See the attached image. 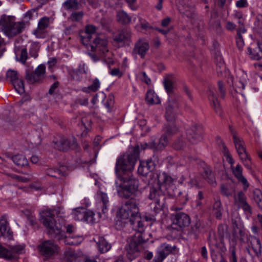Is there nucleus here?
Instances as JSON below:
<instances>
[{
	"instance_id": "17",
	"label": "nucleus",
	"mask_w": 262,
	"mask_h": 262,
	"mask_svg": "<svg viewBox=\"0 0 262 262\" xmlns=\"http://www.w3.org/2000/svg\"><path fill=\"white\" fill-rule=\"evenodd\" d=\"M76 146V141L75 138L67 139L63 138L55 142V148L60 151H65L69 148L74 149Z\"/></svg>"
},
{
	"instance_id": "31",
	"label": "nucleus",
	"mask_w": 262,
	"mask_h": 262,
	"mask_svg": "<svg viewBox=\"0 0 262 262\" xmlns=\"http://www.w3.org/2000/svg\"><path fill=\"white\" fill-rule=\"evenodd\" d=\"M236 151L245 166L248 169H251L250 158H249L246 151V147H244L243 148H240L236 150Z\"/></svg>"
},
{
	"instance_id": "28",
	"label": "nucleus",
	"mask_w": 262,
	"mask_h": 262,
	"mask_svg": "<svg viewBox=\"0 0 262 262\" xmlns=\"http://www.w3.org/2000/svg\"><path fill=\"white\" fill-rule=\"evenodd\" d=\"M80 4L78 0H66L62 5L66 11H76L80 8Z\"/></svg>"
},
{
	"instance_id": "46",
	"label": "nucleus",
	"mask_w": 262,
	"mask_h": 262,
	"mask_svg": "<svg viewBox=\"0 0 262 262\" xmlns=\"http://www.w3.org/2000/svg\"><path fill=\"white\" fill-rule=\"evenodd\" d=\"M253 199L258 206L262 208V192L259 189L254 190Z\"/></svg>"
},
{
	"instance_id": "5",
	"label": "nucleus",
	"mask_w": 262,
	"mask_h": 262,
	"mask_svg": "<svg viewBox=\"0 0 262 262\" xmlns=\"http://www.w3.org/2000/svg\"><path fill=\"white\" fill-rule=\"evenodd\" d=\"M24 28V24L15 22L14 16L4 14L1 17L0 30L9 37H13L21 33Z\"/></svg>"
},
{
	"instance_id": "58",
	"label": "nucleus",
	"mask_w": 262,
	"mask_h": 262,
	"mask_svg": "<svg viewBox=\"0 0 262 262\" xmlns=\"http://www.w3.org/2000/svg\"><path fill=\"white\" fill-rule=\"evenodd\" d=\"M255 25L259 30L260 32L262 33V14L257 15Z\"/></svg>"
},
{
	"instance_id": "63",
	"label": "nucleus",
	"mask_w": 262,
	"mask_h": 262,
	"mask_svg": "<svg viewBox=\"0 0 262 262\" xmlns=\"http://www.w3.org/2000/svg\"><path fill=\"white\" fill-rule=\"evenodd\" d=\"M229 262H237L235 248L234 247L231 249V255L229 257Z\"/></svg>"
},
{
	"instance_id": "43",
	"label": "nucleus",
	"mask_w": 262,
	"mask_h": 262,
	"mask_svg": "<svg viewBox=\"0 0 262 262\" xmlns=\"http://www.w3.org/2000/svg\"><path fill=\"white\" fill-rule=\"evenodd\" d=\"M165 135L167 137L173 135L178 132V128L174 124H167L164 128Z\"/></svg>"
},
{
	"instance_id": "60",
	"label": "nucleus",
	"mask_w": 262,
	"mask_h": 262,
	"mask_svg": "<svg viewBox=\"0 0 262 262\" xmlns=\"http://www.w3.org/2000/svg\"><path fill=\"white\" fill-rule=\"evenodd\" d=\"M113 104L114 98L112 96H109L106 102L104 103V106L108 110V111H110Z\"/></svg>"
},
{
	"instance_id": "18",
	"label": "nucleus",
	"mask_w": 262,
	"mask_h": 262,
	"mask_svg": "<svg viewBox=\"0 0 262 262\" xmlns=\"http://www.w3.org/2000/svg\"><path fill=\"white\" fill-rule=\"evenodd\" d=\"M107 46V41L105 39L96 36L91 40V42L89 45V48L90 47L92 51L99 50L104 53L108 51L106 49Z\"/></svg>"
},
{
	"instance_id": "37",
	"label": "nucleus",
	"mask_w": 262,
	"mask_h": 262,
	"mask_svg": "<svg viewBox=\"0 0 262 262\" xmlns=\"http://www.w3.org/2000/svg\"><path fill=\"white\" fill-rule=\"evenodd\" d=\"M145 99L147 103L149 105L158 104L160 102V99L157 94L152 90L147 91Z\"/></svg>"
},
{
	"instance_id": "62",
	"label": "nucleus",
	"mask_w": 262,
	"mask_h": 262,
	"mask_svg": "<svg viewBox=\"0 0 262 262\" xmlns=\"http://www.w3.org/2000/svg\"><path fill=\"white\" fill-rule=\"evenodd\" d=\"M140 25L141 27L144 30H147L148 29L152 28L151 26L149 25L148 22H147L145 20L140 18H139Z\"/></svg>"
},
{
	"instance_id": "25",
	"label": "nucleus",
	"mask_w": 262,
	"mask_h": 262,
	"mask_svg": "<svg viewBox=\"0 0 262 262\" xmlns=\"http://www.w3.org/2000/svg\"><path fill=\"white\" fill-rule=\"evenodd\" d=\"M173 182L172 178L165 172L160 173L158 176V182L160 185H163V189H167V185H169Z\"/></svg>"
},
{
	"instance_id": "15",
	"label": "nucleus",
	"mask_w": 262,
	"mask_h": 262,
	"mask_svg": "<svg viewBox=\"0 0 262 262\" xmlns=\"http://www.w3.org/2000/svg\"><path fill=\"white\" fill-rule=\"evenodd\" d=\"M149 49L148 42L144 39H139L135 44L132 54L134 56L139 55L141 58H143Z\"/></svg>"
},
{
	"instance_id": "33",
	"label": "nucleus",
	"mask_w": 262,
	"mask_h": 262,
	"mask_svg": "<svg viewBox=\"0 0 262 262\" xmlns=\"http://www.w3.org/2000/svg\"><path fill=\"white\" fill-rule=\"evenodd\" d=\"M97 245L99 251L102 253L107 252L111 248V244L108 243L103 237H99Z\"/></svg>"
},
{
	"instance_id": "49",
	"label": "nucleus",
	"mask_w": 262,
	"mask_h": 262,
	"mask_svg": "<svg viewBox=\"0 0 262 262\" xmlns=\"http://www.w3.org/2000/svg\"><path fill=\"white\" fill-rule=\"evenodd\" d=\"M7 222L4 221L0 225V237L10 235L9 230H7Z\"/></svg>"
},
{
	"instance_id": "39",
	"label": "nucleus",
	"mask_w": 262,
	"mask_h": 262,
	"mask_svg": "<svg viewBox=\"0 0 262 262\" xmlns=\"http://www.w3.org/2000/svg\"><path fill=\"white\" fill-rule=\"evenodd\" d=\"M142 162L143 165H145V168L147 169L148 172L152 171L155 169L156 166L158 163V157L154 155L152 158Z\"/></svg>"
},
{
	"instance_id": "52",
	"label": "nucleus",
	"mask_w": 262,
	"mask_h": 262,
	"mask_svg": "<svg viewBox=\"0 0 262 262\" xmlns=\"http://www.w3.org/2000/svg\"><path fill=\"white\" fill-rule=\"evenodd\" d=\"M221 142H222V147H223V151L224 152V155H225V156H226L227 157L228 162L230 164H231V165H232L234 164V160L232 158V157L230 155L229 150H228V148H227L226 146L225 145V143L222 142V141H221Z\"/></svg>"
},
{
	"instance_id": "50",
	"label": "nucleus",
	"mask_w": 262,
	"mask_h": 262,
	"mask_svg": "<svg viewBox=\"0 0 262 262\" xmlns=\"http://www.w3.org/2000/svg\"><path fill=\"white\" fill-rule=\"evenodd\" d=\"M83 221L88 223H93L95 222L94 213L91 211H85Z\"/></svg>"
},
{
	"instance_id": "47",
	"label": "nucleus",
	"mask_w": 262,
	"mask_h": 262,
	"mask_svg": "<svg viewBox=\"0 0 262 262\" xmlns=\"http://www.w3.org/2000/svg\"><path fill=\"white\" fill-rule=\"evenodd\" d=\"M233 142L236 150L245 147L243 140L236 135L233 136Z\"/></svg>"
},
{
	"instance_id": "14",
	"label": "nucleus",
	"mask_w": 262,
	"mask_h": 262,
	"mask_svg": "<svg viewBox=\"0 0 262 262\" xmlns=\"http://www.w3.org/2000/svg\"><path fill=\"white\" fill-rule=\"evenodd\" d=\"M41 254L46 257L54 255L57 251V247L51 241H46L38 247Z\"/></svg>"
},
{
	"instance_id": "61",
	"label": "nucleus",
	"mask_w": 262,
	"mask_h": 262,
	"mask_svg": "<svg viewBox=\"0 0 262 262\" xmlns=\"http://www.w3.org/2000/svg\"><path fill=\"white\" fill-rule=\"evenodd\" d=\"M140 78L142 81L147 84H150L151 83V79L147 76L145 72H142L140 74Z\"/></svg>"
},
{
	"instance_id": "4",
	"label": "nucleus",
	"mask_w": 262,
	"mask_h": 262,
	"mask_svg": "<svg viewBox=\"0 0 262 262\" xmlns=\"http://www.w3.org/2000/svg\"><path fill=\"white\" fill-rule=\"evenodd\" d=\"M163 187V185L157 183L149 186L148 197L150 200H152L150 206L155 214L162 211L164 205L165 198Z\"/></svg>"
},
{
	"instance_id": "64",
	"label": "nucleus",
	"mask_w": 262,
	"mask_h": 262,
	"mask_svg": "<svg viewBox=\"0 0 262 262\" xmlns=\"http://www.w3.org/2000/svg\"><path fill=\"white\" fill-rule=\"evenodd\" d=\"M138 171L143 176L146 175L149 172L147 169L145 168V165H143V162L141 163L140 166L138 167Z\"/></svg>"
},
{
	"instance_id": "36",
	"label": "nucleus",
	"mask_w": 262,
	"mask_h": 262,
	"mask_svg": "<svg viewBox=\"0 0 262 262\" xmlns=\"http://www.w3.org/2000/svg\"><path fill=\"white\" fill-rule=\"evenodd\" d=\"M64 260L65 262H78V257L74 250L68 249L64 251Z\"/></svg>"
},
{
	"instance_id": "57",
	"label": "nucleus",
	"mask_w": 262,
	"mask_h": 262,
	"mask_svg": "<svg viewBox=\"0 0 262 262\" xmlns=\"http://www.w3.org/2000/svg\"><path fill=\"white\" fill-rule=\"evenodd\" d=\"M179 11L180 13L188 18H193L194 17L195 14L193 10H190L187 8L185 11H183L182 9H180Z\"/></svg>"
},
{
	"instance_id": "19",
	"label": "nucleus",
	"mask_w": 262,
	"mask_h": 262,
	"mask_svg": "<svg viewBox=\"0 0 262 262\" xmlns=\"http://www.w3.org/2000/svg\"><path fill=\"white\" fill-rule=\"evenodd\" d=\"M235 203L239 207H241L245 212L249 214L252 213L251 208L246 201V196L242 191L238 192L237 195L234 196Z\"/></svg>"
},
{
	"instance_id": "53",
	"label": "nucleus",
	"mask_w": 262,
	"mask_h": 262,
	"mask_svg": "<svg viewBox=\"0 0 262 262\" xmlns=\"http://www.w3.org/2000/svg\"><path fill=\"white\" fill-rule=\"evenodd\" d=\"M221 192L222 194L229 196L232 195V190L227 185H222L221 186Z\"/></svg>"
},
{
	"instance_id": "45",
	"label": "nucleus",
	"mask_w": 262,
	"mask_h": 262,
	"mask_svg": "<svg viewBox=\"0 0 262 262\" xmlns=\"http://www.w3.org/2000/svg\"><path fill=\"white\" fill-rule=\"evenodd\" d=\"M100 87V82L97 78L95 79L92 84L88 88H84L82 91L84 92H89L90 91L96 92Z\"/></svg>"
},
{
	"instance_id": "32",
	"label": "nucleus",
	"mask_w": 262,
	"mask_h": 262,
	"mask_svg": "<svg viewBox=\"0 0 262 262\" xmlns=\"http://www.w3.org/2000/svg\"><path fill=\"white\" fill-rule=\"evenodd\" d=\"M258 51L252 49L251 47L247 49V53L250 58L254 60H259L262 57V41L257 43Z\"/></svg>"
},
{
	"instance_id": "1",
	"label": "nucleus",
	"mask_w": 262,
	"mask_h": 262,
	"mask_svg": "<svg viewBox=\"0 0 262 262\" xmlns=\"http://www.w3.org/2000/svg\"><path fill=\"white\" fill-rule=\"evenodd\" d=\"M139 212L138 201L132 198L125 202L118 214L120 220L117 221V229L120 230L126 226L137 231L134 236L130 237L126 246V256L130 261L139 256L143 245L145 243V240L143 238L144 224L139 215Z\"/></svg>"
},
{
	"instance_id": "56",
	"label": "nucleus",
	"mask_w": 262,
	"mask_h": 262,
	"mask_svg": "<svg viewBox=\"0 0 262 262\" xmlns=\"http://www.w3.org/2000/svg\"><path fill=\"white\" fill-rule=\"evenodd\" d=\"M22 213H23L25 214V215L28 218V219L31 222V224H34L35 221L34 218V215L33 214V212L31 210L26 209L24 211H22Z\"/></svg>"
},
{
	"instance_id": "13",
	"label": "nucleus",
	"mask_w": 262,
	"mask_h": 262,
	"mask_svg": "<svg viewBox=\"0 0 262 262\" xmlns=\"http://www.w3.org/2000/svg\"><path fill=\"white\" fill-rule=\"evenodd\" d=\"M203 130L200 125H194L186 131L188 140L192 143H196L202 139Z\"/></svg>"
},
{
	"instance_id": "3",
	"label": "nucleus",
	"mask_w": 262,
	"mask_h": 262,
	"mask_svg": "<svg viewBox=\"0 0 262 262\" xmlns=\"http://www.w3.org/2000/svg\"><path fill=\"white\" fill-rule=\"evenodd\" d=\"M41 222L47 230L48 234L51 237L60 239L64 236V231L62 230L63 225L58 220L57 222L54 219V211L46 210L41 214Z\"/></svg>"
},
{
	"instance_id": "35",
	"label": "nucleus",
	"mask_w": 262,
	"mask_h": 262,
	"mask_svg": "<svg viewBox=\"0 0 262 262\" xmlns=\"http://www.w3.org/2000/svg\"><path fill=\"white\" fill-rule=\"evenodd\" d=\"M65 167L61 166L59 169L48 168L46 170V173L47 175L56 178H60L65 174L64 170Z\"/></svg>"
},
{
	"instance_id": "42",
	"label": "nucleus",
	"mask_w": 262,
	"mask_h": 262,
	"mask_svg": "<svg viewBox=\"0 0 262 262\" xmlns=\"http://www.w3.org/2000/svg\"><path fill=\"white\" fill-rule=\"evenodd\" d=\"M246 31V30L245 28V27H241L239 28H238L237 30V37L236 38V43L237 47L239 50L242 49L244 45V42L241 34L245 33Z\"/></svg>"
},
{
	"instance_id": "7",
	"label": "nucleus",
	"mask_w": 262,
	"mask_h": 262,
	"mask_svg": "<svg viewBox=\"0 0 262 262\" xmlns=\"http://www.w3.org/2000/svg\"><path fill=\"white\" fill-rule=\"evenodd\" d=\"M132 30L129 28L124 27L118 29L112 33V39L113 42L119 47L125 45L129 46L132 42Z\"/></svg>"
},
{
	"instance_id": "26",
	"label": "nucleus",
	"mask_w": 262,
	"mask_h": 262,
	"mask_svg": "<svg viewBox=\"0 0 262 262\" xmlns=\"http://www.w3.org/2000/svg\"><path fill=\"white\" fill-rule=\"evenodd\" d=\"M163 83L165 90L169 97H170L171 95L173 94L174 90V81L172 76L168 75L165 77ZM170 98L169 97V98Z\"/></svg>"
},
{
	"instance_id": "10",
	"label": "nucleus",
	"mask_w": 262,
	"mask_h": 262,
	"mask_svg": "<svg viewBox=\"0 0 262 262\" xmlns=\"http://www.w3.org/2000/svg\"><path fill=\"white\" fill-rule=\"evenodd\" d=\"M46 74V67L43 64L38 66L34 72H26V78L30 83L38 82L44 79Z\"/></svg>"
},
{
	"instance_id": "12",
	"label": "nucleus",
	"mask_w": 262,
	"mask_h": 262,
	"mask_svg": "<svg viewBox=\"0 0 262 262\" xmlns=\"http://www.w3.org/2000/svg\"><path fill=\"white\" fill-rule=\"evenodd\" d=\"M96 27L92 25H88L85 26V31L80 34V39L82 44L87 48L91 42V40L97 36L95 34Z\"/></svg>"
},
{
	"instance_id": "29",
	"label": "nucleus",
	"mask_w": 262,
	"mask_h": 262,
	"mask_svg": "<svg viewBox=\"0 0 262 262\" xmlns=\"http://www.w3.org/2000/svg\"><path fill=\"white\" fill-rule=\"evenodd\" d=\"M250 245L256 256L259 257L261 255V245L259 238L253 236L250 239Z\"/></svg>"
},
{
	"instance_id": "8",
	"label": "nucleus",
	"mask_w": 262,
	"mask_h": 262,
	"mask_svg": "<svg viewBox=\"0 0 262 262\" xmlns=\"http://www.w3.org/2000/svg\"><path fill=\"white\" fill-rule=\"evenodd\" d=\"M24 252L23 245H15L7 249L0 245V257L7 260H11L17 258V255Z\"/></svg>"
},
{
	"instance_id": "2",
	"label": "nucleus",
	"mask_w": 262,
	"mask_h": 262,
	"mask_svg": "<svg viewBox=\"0 0 262 262\" xmlns=\"http://www.w3.org/2000/svg\"><path fill=\"white\" fill-rule=\"evenodd\" d=\"M140 147L137 145L118 157L115 165V173L120 180L115 182L117 193L119 197L129 199L136 192L139 188V181L133 177L130 172L134 169L139 158Z\"/></svg>"
},
{
	"instance_id": "16",
	"label": "nucleus",
	"mask_w": 262,
	"mask_h": 262,
	"mask_svg": "<svg viewBox=\"0 0 262 262\" xmlns=\"http://www.w3.org/2000/svg\"><path fill=\"white\" fill-rule=\"evenodd\" d=\"M178 108V104L176 100L173 98H169L165 115L167 121L172 122L175 119V111Z\"/></svg>"
},
{
	"instance_id": "20",
	"label": "nucleus",
	"mask_w": 262,
	"mask_h": 262,
	"mask_svg": "<svg viewBox=\"0 0 262 262\" xmlns=\"http://www.w3.org/2000/svg\"><path fill=\"white\" fill-rule=\"evenodd\" d=\"M168 144L167 137L165 135H163L157 141H154L148 144L150 149L154 150H162L165 148Z\"/></svg>"
},
{
	"instance_id": "21",
	"label": "nucleus",
	"mask_w": 262,
	"mask_h": 262,
	"mask_svg": "<svg viewBox=\"0 0 262 262\" xmlns=\"http://www.w3.org/2000/svg\"><path fill=\"white\" fill-rule=\"evenodd\" d=\"M97 196L100 199V201L98 203V206L101 209L102 213L104 215L108 212V207L109 206V201L107 194L102 192H98Z\"/></svg>"
},
{
	"instance_id": "23",
	"label": "nucleus",
	"mask_w": 262,
	"mask_h": 262,
	"mask_svg": "<svg viewBox=\"0 0 262 262\" xmlns=\"http://www.w3.org/2000/svg\"><path fill=\"white\" fill-rule=\"evenodd\" d=\"M208 96L209 97V99L211 102V105L213 107L214 111L217 114L221 116V107L213 91L209 89L208 93Z\"/></svg>"
},
{
	"instance_id": "6",
	"label": "nucleus",
	"mask_w": 262,
	"mask_h": 262,
	"mask_svg": "<svg viewBox=\"0 0 262 262\" xmlns=\"http://www.w3.org/2000/svg\"><path fill=\"white\" fill-rule=\"evenodd\" d=\"M171 224L169 229L172 232H182L190 223L189 216L183 212H177L171 214Z\"/></svg>"
},
{
	"instance_id": "55",
	"label": "nucleus",
	"mask_w": 262,
	"mask_h": 262,
	"mask_svg": "<svg viewBox=\"0 0 262 262\" xmlns=\"http://www.w3.org/2000/svg\"><path fill=\"white\" fill-rule=\"evenodd\" d=\"M178 200L180 203L185 204L188 200V194L186 192H180Z\"/></svg>"
},
{
	"instance_id": "40",
	"label": "nucleus",
	"mask_w": 262,
	"mask_h": 262,
	"mask_svg": "<svg viewBox=\"0 0 262 262\" xmlns=\"http://www.w3.org/2000/svg\"><path fill=\"white\" fill-rule=\"evenodd\" d=\"M213 210L216 218L220 220L222 218L223 209L222 206L221 202L220 200L215 201L213 206Z\"/></svg>"
},
{
	"instance_id": "24",
	"label": "nucleus",
	"mask_w": 262,
	"mask_h": 262,
	"mask_svg": "<svg viewBox=\"0 0 262 262\" xmlns=\"http://www.w3.org/2000/svg\"><path fill=\"white\" fill-rule=\"evenodd\" d=\"M8 158L12 160L13 162L18 166L27 167L29 162L26 158L21 155H16L14 156H10L9 154L6 155Z\"/></svg>"
},
{
	"instance_id": "11",
	"label": "nucleus",
	"mask_w": 262,
	"mask_h": 262,
	"mask_svg": "<svg viewBox=\"0 0 262 262\" xmlns=\"http://www.w3.org/2000/svg\"><path fill=\"white\" fill-rule=\"evenodd\" d=\"M177 247L171 246L166 243H164L159 246L157 249L155 257V261L156 262H162L163 260L170 254L175 251Z\"/></svg>"
},
{
	"instance_id": "54",
	"label": "nucleus",
	"mask_w": 262,
	"mask_h": 262,
	"mask_svg": "<svg viewBox=\"0 0 262 262\" xmlns=\"http://www.w3.org/2000/svg\"><path fill=\"white\" fill-rule=\"evenodd\" d=\"M218 91L220 97L222 98H224L225 97L226 90L224 84L222 81H219L218 82Z\"/></svg>"
},
{
	"instance_id": "34",
	"label": "nucleus",
	"mask_w": 262,
	"mask_h": 262,
	"mask_svg": "<svg viewBox=\"0 0 262 262\" xmlns=\"http://www.w3.org/2000/svg\"><path fill=\"white\" fill-rule=\"evenodd\" d=\"M245 231L243 229L237 228V231L234 230L233 233V238L231 242V243L233 245V247H235V246L236 244V241L238 240H239L241 243H244L245 242Z\"/></svg>"
},
{
	"instance_id": "51",
	"label": "nucleus",
	"mask_w": 262,
	"mask_h": 262,
	"mask_svg": "<svg viewBox=\"0 0 262 262\" xmlns=\"http://www.w3.org/2000/svg\"><path fill=\"white\" fill-rule=\"evenodd\" d=\"M186 143L182 139L179 138L173 143V148L176 150H181L185 146Z\"/></svg>"
},
{
	"instance_id": "41",
	"label": "nucleus",
	"mask_w": 262,
	"mask_h": 262,
	"mask_svg": "<svg viewBox=\"0 0 262 262\" xmlns=\"http://www.w3.org/2000/svg\"><path fill=\"white\" fill-rule=\"evenodd\" d=\"M86 72V68L84 64H80L76 70H74L71 73V76L73 79L79 80L80 76Z\"/></svg>"
},
{
	"instance_id": "38",
	"label": "nucleus",
	"mask_w": 262,
	"mask_h": 262,
	"mask_svg": "<svg viewBox=\"0 0 262 262\" xmlns=\"http://www.w3.org/2000/svg\"><path fill=\"white\" fill-rule=\"evenodd\" d=\"M50 23V18L48 17H43L41 18L38 23L37 29L35 33H39L43 32L47 29Z\"/></svg>"
},
{
	"instance_id": "22",
	"label": "nucleus",
	"mask_w": 262,
	"mask_h": 262,
	"mask_svg": "<svg viewBox=\"0 0 262 262\" xmlns=\"http://www.w3.org/2000/svg\"><path fill=\"white\" fill-rule=\"evenodd\" d=\"M232 172L234 176L244 185V189L246 190L249 185L247 179L243 175V168L241 165L237 164L235 167H232Z\"/></svg>"
},
{
	"instance_id": "59",
	"label": "nucleus",
	"mask_w": 262,
	"mask_h": 262,
	"mask_svg": "<svg viewBox=\"0 0 262 262\" xmlns=\"http://www.w3.org/2000/svg\"><path fill=\"white\" fill-rule=\"evenodd\" d=\"M28 58V53L26 48H24L21 50L20 56L19 60L23 64L26 63Z\"/></svg>"
},
{
	"instance_id": "27",
	"label": "nucleus",
	"mask_w": 262,
	"mask_h": 262,
	"mask_svg": "<svg viewBox=\"0 0 262 262\" xmlns=\"http://www.w3.org/2000/svg\"><path fill=\"white\" fill-rule=\"evenodd\" d=\"M202 176L210 184L213 185L216 183L215 178L210 167L208 166L204 167Z\"/></svg>"
},
{
	"instance_id": "9",
	"label": "nucleus",
	"mask_w": 262,
	"mask_h": 262,
	"mask_svg": "<svg viewBox=\"0 0 262 262\" xmlns=\"http://www.w3.org/2000/svg\"><path fill=\"white\" fill-rule=\"evenodd\" d=\"M6 77L12 83L15 90L18 93L21 94L25 92L23 81L19 77L17 71L12 70H8L6 73Z\"/></svg>"
},
{
	"instance_id": "48",
	"label": "nucleus",
	"mask_w": 262,
	"mask_h": 262,
	"mask_svg": "<svg viewBox=\"0 0 262 262\" xmlns=\"http://www.w3.org/2000/svg\"><path fill=\"white\" fill-rule=\"evenodd\" d=\"M83 15L82 11L74 12L71 14L70 18L72 21H80Z\"/></svg>"
},
{
	"instance_id": "44",
	"label": "nucleus",
	"mask_w": 262,
	"mask_h": 262,
	"mask_svg": "<svg viewBox=\"0 0 262 262\" xmlns=\"http://www.w3.org/2000/svg\"><path fill=\"white\" fill-rule=\"evenodd\" d=\"M85 210L83 208L75 209L73 212V217L76 221H83L84 217Z\"/></svg>"
},
{
	"instance_id": "30",
	"label": "nucleus",
	"mask_w": 262,
	"mask_h": 262,
	"mask_svg": "<svg viewBox=\"0 0 262 262\" xmlns=\"http://www.w3.org/2000/svg\"><path fill=\"white\" fill-rule=\"evenodd\" d=\"M116 19L119 23L123 25L130 24L132 20V17L124 10L117 12Z\"/></svg>"
}]
</instances>
